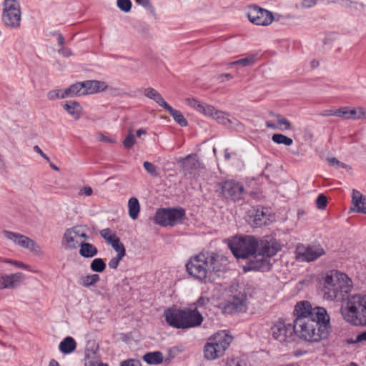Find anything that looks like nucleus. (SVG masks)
Returning <instances> with one entry per match:
<instances>
[{
	"label": "nucleus",
	"mask_w": 366,
	"mask_h": 366,
	"mask_svg": "<svg viewBox=\"0 0 366 366\" xmlns=\"http://www.w3.org/2000/svg\"><path fill=\"white\" fill-rule=\"evenodd\" d=\"M219 255L213 252H200L191 257L186 264L189 275L200 281L209 277L212 272L219 271L217 267Z\"/></svg>",
	"instance_id": "1"
},
{
	"label": "nucleus",
	"mask_w": 366,
	"mask_h": 366,
	"mask_svg": "<svg viewBox=\"0 0 366 366\" xmlns=\"http://www.w3.org/2000/svg\"><path fill=\"white\" fill-rule=\"evenodd\" d=\"M208 303V298L201 297L188 307L179 308L173 305L164 311L165 320H204Z\"/></svg>",
	"instance_id": "2"
},
{
	"label": "nucleus",
	"mask_w": 366,
	"mask_h": 366,
	"mask_svg": "<svg viewBox=\"0 0 366 366\" xmlns=\"http://www.w3.org/2000/svg\"><path fill=\"white\" fill-rule=\"evenodd\" d=\"M232 341L229 332H218L207 340L204 347V356L208 360H214L223 356Z\"/></svg>",
	"instance_id": "3"
},
{
	"label": "nucleus",
	"mask_w": 366,
	"mask_h": 366,
	"mask_svg": "<svg viewBox=\"0 0 366 366\" xmlns=\"http://www.w3.org/2000/svg\"><path fill=\"white\" fill-rule=\"evenodd\" d=\"M343 273L336 269L327 271L322 278L324 297L328 300H337L343 302L342 292Z\"/></svg>",
	"instance_id": "4"
},
{
	"label": "nucleus",
	"mask_w": 366,
	"mask_h": 366,
	"mask_svg": "<svg viewBox=\"0 0 366 366\" xmlns=\"http://www.w3.org/2000/svg\"><path fill=\"white\" fill-rule=\"evenodd\" d=\"M234 256L237 259H249L258 249L257 239L253 236H236L228 244Z\"/></svg>",
	"instance_id": "5"
},
{
	"label": "nucleus",
	"mask_w": 366,
	"mask_h": 366,
	"mask_svg": "<svg viewBox=\"0 0 366 366\" xmlns=\"http://www.w3.org/2000/svg\"><path fill=\"white\" fill-rule=\"evenodd\" d=\"M293 314L295 320L310 319V320H330V316L325 308L322 307H313L307 300L299 301L294 307Z\"/></svg>",
	"instance_id": "6"
},
{
	"label": "nucleus",
	"mask_w": 366,
	"mask_h": 366,
	"mask_svg": "<svg viewBox=\"0 0 366 366\" xmlns=\"http://www.w3.org/2000/svg\"><path fill=\"white\" fill-rule=\"evenodd\" d=\"M2 21L9 29H16L21 26V11L16 0H4L3 3Z\"/></svg>",
	"instance_id": "7"
},
{
	"label": "nucleus",
	"mask_w": 366,
	"mask_h": 366,
	"mask_svg": "<svg viewBox=\"0 0 366 366\" xmlns=\"http://www.w3.org/2000/svg\"><path fill=\"white\" fill-rule=\"evenodd\" d=\"M186 102L188 106L194 109L198 112L202 113L205 116L212 117L220 124L227 125L232 123L231 120L228 118L227 114L222 111L216 110L214 107L211 105L201 102L193 98H187L186 99Z\"/></svg>",
	"instance_id": "8"
},
{
	"label": "nucleus",
	"mask_w": 366,
	"mask_h": 366,
	"mask_svg": "<svg viewBox=\"0 0 366 366\" xmlns=\"http://www.w3.org/2000/svg\"><path fill=\"white\" fill-rule=\"evenodd\" d=\"M184 216L185 211L182 208H161L157 210L154 220L157 224L161 226H174L181 222Z\"/></svg>",
	"instance_id": "9"
},
{
	"label": "nucleus",
	"mask_w": 366,
	"mask_h": 366,
	"mask_svg": "<svg viewBox=\"0 0 366 366\" xmlns=\"http://www.w3.org/2000/svg\"><path fill=\"white\" fill-rule=\"evenodd\" d=\"M271 330L273 337L282 343L291 342L296 337V326L294 323L277 322Z\"/></svg>",
	"instance_id": "10"
},
{
	"label": "nucleus",
	"mask_w": 366,
	"mask_h": 366,
	"mask_svg": "<svg viewBox=\"0 0 366 366\" xmlns=\"http://www.w3.org/2000/svg\"><path fill=\"white\" fill-rule=\"evenodd\" d=\"M220 194L226 199L238 202L244 199L245 190L243 185L234 180H227L219 184Z\"/></svg>",
	"instance_id": "11"
},
{
	"label": "nucleus",
	"mask_w": 366,
	"mask_h": 366,
	"mask_svg": "<svg viewBox=\"0 0 366 366\" xmlns=\"http://www.w3.org/2000/svg\"><path fill=\"white\" fill-rule=\"evenodd\" d=\"M247 16L250 22L258 26H268L274 20L272 12L255 4L247 7Z\"/></svg>",
	"instance_id": "12"
},
{
	"label": "nucleus",
	"mask_w": 366,
	"mask_h": 366,
	"mask_svg": "<svg viewBox=\"0 0 366 366\" xmlns=\"http://www.w3.org/2000/svg\"><path fill=\"white\" fill-rule=\"evenodd\" d=\"M295 259L299 262H312L325 254L324 249L320 245L298 244L296 247Z\"/></svg>",
	"instance_id": "13"
},
{
	"label": "nucleus",
	"mask_w": 366,
	"mask_h": 366,
	"mask_svg": "<svg viewBox=\"0 0 366 366\" xmlns=\"http://www.w3.org/2000/svg\"><path fill=\"white\" fill-rule=\"evenodd\" d=\"M347 310L352 315L351 320H361L359 315H362L366 320V296L353 295L348 299L347 302ZM345 320H350L345 317Z\"/></svg>",
	"instance_id": "14"
},
{
	"label": "nucleus",
	"mask_w": 366,
	"mask_h": 366,
	"mask_svg": "<svg viewBox=\"0 0 366 366\" xmlns=\"http://www.w3.org/2000/svg\"><path fill=\"white\" fill-rule=\"evenodd\" d=\"M247 259L246 263L242 265L244 272L250 271L268 272L272 266L269 259L260 255L258 252H256Z\"/></svg>",
	"instance_id": "15"
},
{
	"label": "nucleus",
	"mask_w": 366,
	"mask_h": 366,
	"mask_svg": "<svg viewBox=\"0 0 366 366\" xmlns=\"http://www.w3.org/2000/svg\"><path fill=\"white\" fill-rule=\"evenodd\" d=\"M257 252L267 259L274 256L281 249L280 243L272 237H266L259 241L257 240Z\"/></svg>",
	"instance_id": "16"
},
{
	"label": "nucleus",
	"mask_w": 366,
	"mask_h": 366,
	"mask_svg": "<svg viewBox=\"0 0 366 366\" xmlns=\"http://www.w3.org/2000/svg\"><path fill=\"white\" fill-rule=\"evenodd\" d=\"M3 233L7 239L13 241L21 247L29 249L31 252H38L40 250V247L26 236L7 230H4Z\"/></svg>",
	"instance_id": "17"
},
{
	"label": "nucleus",
	"mask_w": 366,
	"mask_h": 366,
	"mask_svg": "<svg viewBox=\"0 0 366 366\" xmlns=\"http://www.w3.org/2000/svg\"><path fill=\"white\" fill-rule=\"evenodd\" d=\"M330 322H307L312 323V331L309 337V342H319L327 338L330 331Z\"/></svg>",
	"instance_id": "18"
},
{
	"label": "nucleus",
	"mask_w": 366,
	"mask_h": 366,
	"mask_svg": "<svg viewBox=\"0 0 366 366\" xmlns=\"http://www.w3.org/2000/svg\"><path fill=\"white\" fill-rule=\"evenodd\" d=\"M24 280V275L21 272L0 276V290L14 289L20 285Z\"/></svg>",
	"instance_id": "19"
},
{
	"label": "nucleus",
	"mask_w": 366,
	"mask_h": 366,
	"mask_svg": "<svg viewBox=\"0 0 366 366\" xmlns=\"http://www.w3.org/2000/svg\"><path fill=\"white\" fill-rule=\"evenodd\" d=\"M352 203L355 207L351 208V209L366 214V195H363L360 192L353 189Z\"/></svg>",
	"instance_id": "20"
},
{
	"label": "nucleus",
	"mask_w": 366,
	"mask_h": 366,
	"mask_svg": "<svg viewBox=\"0 0 366 366\" xmlns=\"http://www.w3.org/2000/svg\"><path fill=\"white\" fill-rule=\"evenodd\" d=\"M179 163L181 164V167L185 174H191L197 167V155L194 154H189L184 158H182Z\"/></svg>",
	"instance_id": "21"
},
{
	"label": "nucleus",
	"mask_w": 366,
	"mask_h": 366,
	"mask_svg": "<svg viewBox=\"0 0 366 366\" xmlns=\"http://www.w3.org/2000/svg\"><path fill=\"white\" fill-rule=\"evenodd\" d=\"M83 82L85 95L102 92L107 87L106 83L102 81L87 80Z\"/></svg>",
	"instance_id": "22"
},
{
	"label": "nucleus",
	"mask_w": 366,
	"mask_h": 366,
	"mask_svg": "<svg viewBox=\"0 0 366 366\" xmlns=\"http://www.w3.org/2000/svg\"><path fill=\"white\" fill-rule=\"evenodd\" d=\"M62 107L74 120L80 119L83 108L78 102L74 100L66 101Z\"/></svg>",
	"instance_id": "23"
},
{
	"label": "nucleus",
	"mask_w": 366,
	"mask_h": 366,
	"mask_svg": "<svg viewBox=\"0 0 366 366\" xmlns=\"http://www.w3.org/2000/svg\"><path fill=\"white\" fill-rule=\"evenodd\" d=\"M296 326L295 335H298L300 338L307 341L310 337V333L312 331V323H307V322H294Z\"/></svg>",
	"instance_id": "24"
},
{
	"label": "nucleus",
	"mask_w": 366,
	"mask_h": 366,
	"mask_svg": "<svg viewBox=\"0 0 366 366\" xmlns=\"http://www.w3.org/2000/svg\"><path fill=\"white\" fill-rule=\"evenodd\" d=\"M345 118L351 119H361L366 118V109L363 107H345Z\"/></svg>",
	"instance_id": "25"
},
{
	"label": "nucleus",
	"mask_w": 366,
	"mask_h": 366,
	"mask_svg": "<svg viewBox=\"0 0 366 366\" xmlns=\"http://www.w3.org/2000/svg\"><path fill=\"white\" fill-rule=\"evenodd\" d=\"M144 94L149 99L154 100L159 106L166 109L169 104H167L162 95L154 89L148 87L144 89Z\"/></svg>",
	"instance_id": "26"
},
{
	"label": "nucleus",
	"mask_w": 366,
	"mask_h": 366,
	"mask_svg": "<svg viewBox=\"0 0 366 366\" xmlns=\"http://www.w3.org/2000/svg\"><path fill=\"white\" fill-rule=\"evenodd\" d=\"M79 254L85 258H92L98 253L97 248L91 243L82 242L79 244Z\"/></svg>",
	"instance_id": "27"
},
{
	"label": "nucleus",
	"mask_w": 366,
	"mask_h": 366,
	"mask_svg": "<svg viewBox=\"0 0 366 366\" xmlns=\"http://www.w3.org/2000/svg\"><path fill=\"white\" fill-rule=\"evenodd\" d=\"M76 236L73 232V229L69 228L66 229L64 236L63 242L65 244V247L69 249H76L79 244L76 241Z\"/></svg>",
	"instance_id": "28"
},
{
	"label": "nucleus",
	"mask_w": 366,
	"mask_h": 366,
	"mask_svg": "<svg viewBox=\"0 0 366 366\" xmlns=\"http://www.w3.org/2000/svg\"><path fill=\"white\" fill-rule=\"evenodd\" d=\"M65 90L68 98L85 95L83 81L74 83Z\"/></svg>",
	"instance_id": "29"
},
{
	"label": "nucleus",
	"mask_w": 366,
	"mask_h": 366,
	"mask_svg": "<svg viewBox=\"0 0 366 366\" xmlns=\"http://www.w3.org/2000/svg\"><path fill=\"white\" fill-rule=\"evenodd\" d=\"M76 347V343L71 337H66L59 344V349L64 354L72 352Z\"/></svg>",
	"instance_id": "30"
},
{
	"label": "nucleus",
	"mask_w": 366,
	"mask_h": 366,
	"mask_svg": "<svg viewBox=\"0 0 366 366\" xmlns=\"http://www.w3.org/2000/svg\"><path fill=\"white\" fill-rule=\"evenodd\" d=\"M100 280V277L97 274H89L86 276H81L79 280V284L84 287L95 285Z\"/></svg>",
	"instance_id": "31"
},
{
	"label": "nucleus",
	"mask_w": 366,
	"mask_h": 366,
	"mask_svg": "<svg viewBox=\"0 0 366 366\" xmlns=\"http://www.w3.org/2000/svg\"><path fill=\"white\" fill-rule=\"evenodd\" d=\"M143 360L148 364L157 365L162 362L163 355L159 351L147 352L143 356Z\"/></svg>",
	"instance_id": "32"
},
{
	"label": "nucleus",
	"mask_w": 366,
	"mask_h": 366,
	"mask_svg": "<svg viewBox=\"0 0 366 366\" xmlns=\"http://www.w3.org/2000/svg\"><path fill=\"white\" fill-rule=\"evenodd\" d=\"M129 214L132 219H137L140 211V205L136 197H132L128 202Z\"/></svg>",
	"instance_id": "33"
},
{
	"label": "nucleus",
	"mask_w": 366,
	"mask_h": 366,
	"mask_svg": "<svg viewBox=\"0 0 366 366\" xmlns=\"http://www.w3.org/2000/svg\"><path fill=\"white\" fill-rule=\"evenodd\" d=\"M165 109L169 112L170 115L178 124L182 127H186L187 125V121L181 112L173 109L170 105H169Z\"/></svg>",
	"instance_id": "34"
},
{
	"label": "nucleus",
	"mask_w": 366,
	"mask_h": 366,
	"mask_svg": "<svg viewBox=\"0 0 366 366\" xmlns=\"http://www.w3.org/2000/svg\"><path fill=\"white\" fill-rule=\"evenodd\" d=\"M169 326L178 329H188L200 326L202 322H167Z\"/></svg>",
	"instance_id": "35"
},
{
	"label": "nucleus",
	"mask_w": 366,
	"mask_h": 366,
	"mask_svg": "<svg viewBox=\"0 0 366 366\" xmlns=\"http://www.w3.org/2000/svg\"><path fill=\"white\" fill-rule=\"evenodd\" d=\"M267 219V218L263 209H257L253 219L254 224L257 227H261L266 224Z\"/></svg>",
	"instance_id": "36"
},
{
	"label": "nucleus",
	"mask_w": 366,
	"mask_h": 366,
	"mask_svg": "<svg viewBox=\"0 0 366 366\" xmlns=\"http://www.w3.org/2000/svg\"><path fill=\"white\" fill-rule=\"evenodd\" d=\"M272 140L278 144H284L285 146H290L293 143V140L284 134H274L272 137Z\"/></svg>",
	"instance_id": "37"
},
{
	"label": "nucleus",
	"mask_w": 366,
	"mask_h": 366,
	"mask_svg": "<svg viewBox=\"0 0 366 366\" xmlns=\"http://www.w3.org/2000/svg\"><path fill=\"white\" fill-rule=\"evenodd\" d=\"M106 266V263L102 258H96L92 262L90 268L93 272H102L104 271Z\"/></svg>",
	"instance_id": "38"
},
{
	"label": "nucleus",
	"mask_w": 366,
	"mask_h": 366,
	"mask_svg": "<svg viewBox=\"0 0 366 366\" xmlns=\"http://www.w3.org/2000/svg\"><path fill=\"white\" fill-rule=\"evenodd\" d=\"M255 61V56L254 55H249L245 58H242L241 59L232 61L229 63V66H234V65H240L242 66H247L252 65Z\"/></svg>",
	"instance_id": "39"
},
{
	"label": "nucleus",
	"mask_w": 366,
	"mask_h": 366,
	"mask_svg": "<svg viewBox=\"0 0 366 366\" xmlns=\"http://www.w3.org/2000/svg\"><path fill=\"white\" fill-rule=\"evenodd\" d=\"M47 98L49 100L68 98L65 89L51 90L47 93Z\"/></svg>",
	"instance_id": "40"
},
{
	"label": "nucleus",
	"mask_w": 366,
	"mask_h": 366,
	"mask_svg": "<svg viewBox=\"0 0 366 366\" xmlns=\"http://www.w3.org/2000/svg\"><path fill=\"white\" fill-rule=\"evenodd\" d=\"M277 119L278 129L280 130H288L291 128L290 122L280 114H273Z\"/></svg>",
	"instance_id": "41"
},
{
	"label": "nucleus",
	"mask_w": 366,
	"mask_h": 366,
	"mask_svg": "<svg viewBox=\"0 0 366 366\" xmlns=\"http://www.w3.org/2000/svg\"><path fill=\"white\" fill-rule=\"evenodd\" d=\"M136 143V139L132 131H129L128 134L123 141V145L126 149H131Z\"/></svg>",
	"instance_id": "42"
},
{
	"label": "nucleus",
	"mask_w": 366,
	"mask_h": 366,
	"mask_svg": "<svg viewBox=\"0 0 366 366\" xmlns=\"http://www.w3.org/2000/svg\"><path fill=\"white\" fill-rule=\"evenodd\" d=\"M320 115L322 117L337 116L342 117H343V109L340 108L338 109H325L321 112Z\"/></svg>",
	"instance_id": "43"
},
{
	"label": "nucleus",
	"mask_w": 366,
	"mask_h": 366,
	"mask_svg": "<svg viewBox=\"0 0 366 366\" xmlns=\"http://www.w3.org/2000/svg\"><path fill=\"white\" fill-rule=\"evenodd\" d=\"M117 5L120 10L126 13L130 11L132 9L130 0H117Z\"/></svg>",
	"instance_id": "44"
},
{
	"label": "nucleus",
	"mask_w": 366,
	"mask_h": 366,
	"mask_svg": "<svg viewBox=\"0 0 366 366\" xmlns=\"http://www.w3.org/2000/svg\"><path fill=\"white\" fill-rule=\"evenodd\" d=\"M100 235L107 242L109 240H111L113 237L116 236L115 232H114L112 229L109 228H105L102 229L99 232Z\"/></svg>",
	"instance_id": "45"
},
{
	"label": "nucleus",
	"mask_w": 366,
	"mask_h": 366,
	"mask_svg": "<svg viewBox=\"0 0 366 366\" xmlns=\"http://www.w3.org/2000/svg\"><path fill=\"white\" fill-rule=\"evenodd\" d=\"M327 204V198L324 194L318 195L316 199V205L319 209H325Z\"/></svg>",
	"instance_id": "46"
},
{
	"label": "nucleus",
	"mask_w": 366,
	"mask_h": 366,
	"mask_svg": "<svg viewBox=\"0 0 366 366\" xmlns=\"http://www.w3.org/2000/svg\"><path fill=\"white\" fill-rule=\"evenodd\" d=\"M143 166H144V168L145 169V170L149 174H151L154 177H157L158 175L157 167L154 164H152L149 162H144L143 164Z\"/></svg>",
	"instance_id": "47"
},
{
	"label": "nucleus",
	"mask_w": 366,
	"mask_h": 366,
	"mask_svg": "<svg viewBox=\"0 0 366 366\" xmlns=\"http://www.w3.org/2000/svg\"><path fill=\"white\" fill-rule=\"evenodd\" d=\"M226 366H247V363L245 360L237 358H231L228 360Z\"/></svg>",
	"instance_id": "48"
},
{
	"label": "nucleus",
	"mask_w": 366,
	"mask_h": 366,
	"mask_svg": "<svg viewBox=\"0 0 366 366\" xmlns=\"http://www.w3.org/2000/svg\"><path fill=\"white\" fill-rule=\"evenodd\" d=\"M362 341H366V331L358 334L355 339L349 338L346 340L348 344H356Z\"/></svg>",
	"instance_id": "49"
},
{
	"label": "nucleus",
	"mask_w": 366,
	"mask_h": 366,
	"mask_svg": "<svg viewBox=\"0 0 366 366\" xmlns=\"http://www.w3.org/2000/svg\"><path fill=\"white\" fill-rule=\"evenodd\" d=\"M112 248L117 252L118 256L124 257L126 255V250L124 244L120 242L115 245L112 246Z\"/></svg>",
	"instance_id": "50"
},
{
	"label": "nucleus",
	"mask_w": 366,
	"mask_h": 366,
	"mask_svg": "<svg viewBox=\"0 0 366 366\" xmlns=\"http://www.w3.org/2000/svg\"><path fill=\"white\" fill-rule=\"evenodd\" d=\"M135 1L138 4L142 5V6H144V7L147 8L148 10H149L151 13H154V8L152 5L149 0H135Z\"/></svg>",
	"instance_id": "51"
},
{
	"label": "nucleus",
	"mask_w": 366,
	"mask_h": 366,
	"mask_svg": "<svg viewBox=\"0 0 366 366\" xmlns=\"http://www.w3.org/2000/svg\"><path fill=\"white\" fill-rule=\"evenodd\" d=\"M123 257H124L117 255L115 257L110 259L109 267L112 269H117Z\"/></svg>",
	"instance_id": "52"
},
{
	"label": "nucleus",
	"mask_w": 366,
	"mask_h": 366,
	"mask_svg": "<svg viewBox=\"0 0 366 366\" xmlns=\"http://www.w3.org/2000/svg\"><path fill=\"white\" fill-rule=\"evenodd\" d=\"M120 366H142V363L138 360L129 359L123 361Z\"/></svg>",
	"instance_id": "53"
},
{
	"label": "nucleus",
	"mask_w": 366,
	"mask_h": 366,
	"mask_svg": "<svg viewBox=\"0 0 366 366\" xmlns=\"http://www.w3.org/2000/svg\"><path fill=\"white\" fill-rule=\"evenodd\" d=\"M352 280L345 273V293H348L352 289Z\"/></svg>",
	"instance_id": "54"
},
{
	"label": "nucleus",
	"mask_w": 366,
	"mask_h": 366,
	"mask_svg": "<svg viewBox=\"0 0 366 366\" xmlns=\"http://www.w3.org/2000/svg\"><path fill=\"white\" fill-rule=\"evenodd\" d=\"M4 262L14 264L18 267L22 268V269H27L28 266L25 264L24 263L16 260H12L9 259H4L2 260Z\"/></svg>",
	"instance_id": "55"
},
{
	"label": "nucleus",
	"mask_w": 366,
	"mask_h": 366,
	"mask_svg": "<svg viewBox=\"0 0 366 366\" xmlns=\"http://www.w3.org/2000/svg\"><path fill=\"white\" fill-rule=\"evenodd\" d=\"M59 52L65 57H69L73 54L70 49L64 46L59 50Z\"/></svg>",
	"instance_id": "56"
},
{
	"label": "nucleus",
	"mask_w": 366,
	"mask_h": 366,
	"mask_svg": "<svg viewBox=\"0 0 366 366\" xmlns=\"http://www.w3.org/2000/svg\"><path fill=\"white\" fill-rule=\"evenodd\" d=\"M71 229H73V232L75 234L76 237H79L81 236V233H83L84 231L82 229L81 226H74L73 227H71Z\"/></svg>",
	"instance_id": "57"
},
{
	"label": "nucleus",
	"mask_w": 366,
	"mask_h": 366,
	"mask_svg": "<svg viewBox=\"0 0 366 366\" xmlns=\"http://www.w3.org/2000/svg\"><path fill=\"white\" fill-rule=\"evenodd\" d=\"M71 229H73V232L75 234L76 237H79L81 236V233H83L84 231L82 229L81 226H74L73 227H71Z\"/></svg>",
	"instance_id": "58"
},
{
	"label": "nucleus",
	"mask_w": 366,
	"mask_h": 366,
	"mask_svg": "<svg viewBox=\"0 0 366 366\" xmlns=\"http://www.w3.org/2000/svg\"><path fill=\"white\" fill-rule=\"evenodd\" d=\"M34 150L38 154H39L44 159L49 162V157L46 154L44 153V152L41 149V148L39 146H34Z\"/></svg>",
	"instance_id": "59"
},
{
	"label": "nucleus",
	"mask_w": 366,
	"mask_h": 366,
	"mask_svg": "<svg viewBox=\"0 0 366 366\" xmlns=\"http://www.w3.org/2000/svg\"><path fill=\"white\" fill-rule=\"evenodd\" d=\"M316 4V0H303L302 6L304 8H310Z\"/></svg>",
	"instance_id": "60"
},
{
	"label": "nucleus",
	"mask_w": 366,
	"mask_h": 366,
	"mask_svg": "<svg viewBox=\"0 0 366 366\" xmlns=\"http://www.w3.org/2000/svg\"><path fill=\"white\" fill-rule=\"evenodd\" d=\"M92 194V189L90 187H84L79 194H84L85 196H90Z\"/></svg>",
	"instance_id": "61"
},
{
	"label": "nucleus",
	"mask_w": 366,
	"mask_h": 366,
	"mask_svg": "<svg viewBox=\"0 0 366 366\" xmlns=\"http://www.w3.org/2000/svg\"><path fill=\"white\" fill-rule=\"evenodd\" d=\"M233 78V76L231 74H222L218 76V79L223 82L225 80H229Z\"/></svg>",
	"instance_id": "62"
},
{
	"label": "nucleus",
	"mask_w": 366,
	"mask_h": 366,
	"mask_svg": "<svg viewBox=\"0 0 366 366\" xmlns=\"http://www.w3.org/2000/svg\"><path fill=\"white\" fill-rule=\"evenodd\" d=\"M329 164L332 166H340L341 164L340 162H339L336 158L332 157L327 159Z\"/></svg>",
	"instance_id": "63"
},
{
	"label": "nucleus",
	"mask_w": 366,
	"mask_h": 366,
	"mask_svg": "<svg viewBox=\"0 0 366 366\" xmlns=\"http://www.w3.org/2000/svg\"><path fill=\"white\" fill-rule=\"evenodd\" d=\"M266 127L268 129H278L277 123L275 124V123L272 122V121L266 122Z\"/></svg>",
	"instance_id": "64"
}]
</instances>
